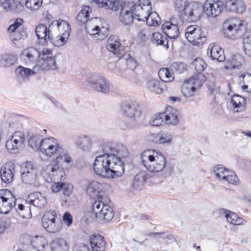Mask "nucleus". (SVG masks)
<instances>
[{
    "label": "nucleus",
    "mask_w": 251,
    "mask_h": 251,
    "mask_svg": "<svg viewBox=\"0 0 251 251\" xmlns=\"http://www.w3.org/2000/svg\"><path fill=\"white\" fill-rule=\"evenodd\" d=\"M102 154L95 158L93 164L95 173L100 176L111 179L121 176L125 164L121 158L128 156L126 148L122 144L106 142L102 145Z\"/></svg>",
    "instance_id": "obj_1"
},
{
    "label": "nucleus",
    "mask_w": 251,
    "mask_h": 251,
    "mask_svg": "<svg viewBox=\"0 0 251 251\" xmlns=\"http://www.w3.org/2000/svg\"><path fill=\"white\" fill-rule=\"evenodd\" d=\"M93 2L99 8H103L105 9H111L113 11L120 10L121 13L119 19L121 22L125 25L131 24L134 19H136L135 13L132 9V7L129 11L124 7L125 3L121 0H93Z\"/></svg>",
    "instance_id": "obj_2"
},
{
    "label": "nucleus",
    "mask_w": 251,
    "mask_h": 251,
    "mask_svg": "<svg viewBox=\"0 0 251 251\" xmlns=\"http://www.w3.org/2000/svg\"><path fill=\"white\" fill-rule=\"evenodd\" d=\"M175 7L182 18L186 17L193 22L198 21L202 15V6L195 2L189 3L187 0H176Z\"/></svg>",
    "instance_id": "obj_3"
},
{
    "label": "nucleus",
    "mask_w": 251,
    "mask_h": 251,
    "mask_svg": "<svg viewBox=\"0 0 251 251\" xmlns=\"http://www.w3.org/2000/svg\"><path fill=\"white\" fill-rule=\"evenodd\" d=\"M141 159L144 167L153 173L161 172L166 163L164 155L153 150L144 151L141 155Z\"/></svg>",
    "instance_id": "obj_4"
},
{
    "label": "nucleus",
    "mask_w": 251,
    "mask_h": 251,
    "mask_svg": "<svg viewBox=\"0 0 251 251\" xmlns=\"http://www.w3.org/2000/svg\"><path fill=\"white\" fill-rule=\"evenodd\" d=\"M43 227L48 232L55 233L62 228V222L56 212L50 210L45 213L42 219Z\"/></svg>",
    "instance_id": "obj_5"
},
{
    "label": "nucleus",
    "mask_w": 251,
    "mask_h": 251,
    "mask_svg": "<svg viewBox=\"0 0 251 251\" xmlns=\"http://www.w3.org/2000/svg\"><path fill=\"white\" fill-rule=\"evenodd\" d=\"M242 21L237 18L226 20L223 23V28L225 35L231 39H236L242 34Z\"/></svg>",
    "instance_id": "obj_6"
},
{
    "label": "nucleus",
    "mask_w": 251,
    "mask_h": 251,
    "mask_svg": "<svg viewBox=\"0 0 251 251\" xmlns=\"http://www.w3.org/2000/svg\"><path fill=\"white\" fill-rule=\"evenodd\" d=\"M41 174L48 182L64 180L65 173L64 169L60 167L58 164H50L43 168Z\"/></svg>",
    "instance_id": "obj_7"
},
{
    "label": "nucleus",
    "mask_w": 251,
    "mask_h": 251,
    "mask_svg": "<svg viewBox=\"0 0 251 251\" xmlns=\"http://www.w3.org/2000/svg\"><path fill=\"white\" fill-rule=\"evenodd\" d=\"M96 217L100 221L109 222L114 217L113 209L100 201H96L92 205Z\"/></svg>",
    "instance_id": "obj_8"
},
{
    "label": "nucleus",
    "mask_w": 251,
    "mask_h": 251,
    "mask_svg": "<svg viewBox=\"0 0 251 251\" xmlns=\"http://www.w3.org/2000/svg\"><path fill=\"white\" fill-rule=\"evenodd\" d=\"M61 148L57 140L53 137L43 139L40 146V151L43 154L47 156L53 157L57 155Z\"/></svg>",
    "instance_id": "obj_9"
},
{
    "label": "nucleus",
    "mask_w": 251,
    "mask_h": 251,
    "mask_svg": "<svg viewBox=\"0 0 251 251\" xmlns=\"http://www.w3.org/2000/svg\"><path fill=\"white\" fill-rule=\"evenodd\" d=\"M87 83L92 89L104 94L110 91V84L103 76L94 75L87 80Z\"/></svg>",
    "instance_id": "obj_10"
},
{
    "label": "nucleus",
    "mask_w": 251,
    "mask_h": 251,
    "mask_svg": "<svg viewBox=\"0 0 251 251\" xmlns=\"http://www.w3.org/2000/svg\"><path fill=\"white\" fill-rule=\"evenodd\" d=\"M16 199L11 192L8 189L0 190V213H8L13 206H16Z\"/></svg>",
    "instance_id": "obj_11"
},
{
    "label": "nucleus",
    "mask_w": 251,
    "mask_h": 251,
    "mask_svg": "<svg viewBox=\"0 0 251 251\" xmlns=\"http://www.w3.org/2000/svg\"><path fill=\"white\" fill-rule=\"evenodd\" d=\"M25 139V135L22 132H15L6 142V149L12 153H18L22 148Z\"/></svg>",
    "instance_id": "obj_12"
},
{
    "label": "nucleus",
    "mask_w": 251,
    "mask_h": 251,
    "mask_svg": "<svg viewBox=\"0 0 251 251\" xmlns=\"http://www.w3.org/2000/svg\"><path fill=\"white\" fill-rule=\"evenodd\" d=\"M21 177L25 184H32L37 180V171L30 162L24 163L21 169Z\"/></svg>",
    "instance_id": "obj_13"
},
{
    "label": "nucleus",
    "mask_w": 251,
    "mask_h": 251,
    "mask_svg": "<svg viewBox=\"0 0 251 251\" xmlns=\"http://www.w3.org/2000/svg\"><path fill=\"white\" fill-rule=\"evenodd\" d=\"M38 57L42 59L41 67L44 70H55L57 69L56 61L53 57L52 50L44 48L41 53L39 52Z\"/></svg>",
    "instance_id": "obj_14"
},
{
    "label": "nucleus",
    "mask_w": 251,
    "mask_h": 251,
    "mask_svg": "<svg viewBox=\"0 0 251 251\" xmlns=\"http://www.w3.org/2000/svg\"><path fill=\"white\" fill-rule=\"evenodd\" d=\"M151 9L150 0H139L132 6L137 20H144L147 13Z\"/></svg>",
    "instance_id": "obj_15"
},
{
    "label": "nucleus",
    "mask_w": 251,
    "mask_h": 251,
    "mask_svg": "<svg viewBox=\"0 0 251 251\" xmlns=\"http://www.w3.org/2000/svg\"><path fill=\"white\" fill-rule=\"evenodd\" d=\"M223 9V2L219 0H206L202 7V12L212 17L218 16Z\"/></svg>",
    "instance_id": "obj_16"
},
{
    "label": "nucleus",
    "mask_w": 251,
    "mask_h": 251,
    "mask_svg": "<svg viewBox=\"0 0 251 251\" xmlns=\"http://www.w3.org/2000/svg\"><path fill=\"white\" fill-rule=\"evenodd\" d=\"M122 111L127 117L132 118L139 116L141 111L138 104L133 101H125L122 104Z\"/></svg>",
    "instance_id": "obj_17"
},
{
    "label": "nucleus",
    "mask_w": 251,
    "mask_h": 251,
    "mask_svg": "<svg viewBox=\"0 0 251 251\" xmlns=\"http://www.w3.org/2000/svg\"><path fill=\"white\" fill-rule=\"evenodd\" d=\"M15 176V165L12 162L3 165L0 169V176L3 182L10 183L13 180Z\"/></svg>",
    "instance_id": "obj_18"
},
{
    "label": "nucleus",
    "mask_w": 251,
    "mask_h": 251,
    "mask_svg": "<svg viewBox=\"0 0 251 251\" xmlns=\"http://www.w3.org/2000/svg\"><path fill=\"white\" fill-rule=\"evenodd\" d=\"M0 5L7 11L14 13H19L24 9L23 4L15 0H0Z\"/></svg>",
    "instance_id": "obj_19"
},
{
    "label": "nucleus",
    "mask_w": 251,
    "mask_h": 251,
    "mask_svg": "<svg viewBox=\"0 0 251 251\" xmlns=\"http://www.w3.org/2000/svg\"><path fill=\"white\" fill-rule=\"evenodd\" d=\"M106 48L109 51L116 54L118 57L121 58L123 56V54L120 51L121 44L118 36H110L107 40Z\"/></svg>",
    "instance_id": "obj_20"
},
{
    "label": "nucleus",
    "mask_w": 251,
    "mask_h": 251,
    "mask_svg": "<svg viewBox=\"0 0 251 251\" xmlns=\"http://www.w3.org/2000/svg\"><path fill=\"white\" fill-rule=\"evenodd\" d=\"M75 143L78 149L85 151H90L93 146V140L91 137L86 134L78 136L75 140Z\"/></svg>",
    "instance_id": "obj_21"
},
{
    "label": "nucleus",
    "mask_w": 251,
    "mask_h": 251,
    "mask_svg": "<svg viewBox=\"0 0 251 251\" xmlns=\"http://www.w3.org/2000/svg\"><path fill=\"white\" fill-rule=\"evenodd\" d=\"M210 52V57L213 60L218 62H223L226 60L224 50L216 43H211L208 47L207 53Z\"/></svg>",
    "instance_id": "obj_22"
},
{
    "label": "nucleus",
    "mask_w": 251,
    "mask_h": 251,
    "mask_svg": "<svg viewBox=\"0 0 251 251\" xmlns=\"http://www.w3.org/2000/svg\"><path fill=\"white\" fill-rule=\"evenodd\" d=\"M165 123L168 125H177L179 123V112L171 106L167 107L163 113Z\"/></svg>",
    "instance_id": "obj_23"
},
{
    "label": "nucleus",
    "mask_w": 251,
    "mask_h": 251,
    "mask_svg": "<svg viewBox=\"0 0 251 251\" xmlns=\"http://www.w3.org/2000/svg\"><path fill=\"white\" fill-rule=\"evenodd\" d=\"M90 243L92 251H104L106 242L100 235H92L90 237Z\"/></svg>",
    "instance_id": "obj_24"
},
{
    "label": "nucleus",
    "mask_w": 251,
    "mask_h": 251,
    "mask_svg": "<svg viewBox=\"0 0 251 251\" xmlns=\"http://www.w3.org/2000/svg\"><path fill=\"white\" fill-rule=\"evenodd\" d=\"M225 6L227 10L236 13H242L246 9V5L242 0H227Z\"/></svg>",
    "instance_id": "obj_25"
},
{
    "label": "nucleus",
    "mask_w": 251,
    "mask_h": 251,
    "mask_svg": "<svg viewBox=\"0 0 251 251\" xmlns=\"http://www.w3.org/2000/svg\"><path fill=\"white\" fill-rule=\"evenodd\" d=\"M28 198L29 199V204H32L39 208L44 207L47 204L46 197L40 192H36L30 194Z\"/></svg>",
    "instance_id": "obj_26"
},
{
    "label": "nucleus",
    "mask_w": 251,
    "mask_h": 251,
    "mask_svg": "<svg viewBox=\"0 0 251 251\" xmlns=\"http://www.w3.org/2000/svg\"><path fill=\"white\" fill-rule=\"evenodd\" d=\"M164 33L170 39H175L178 37L179 31L178 26L170 21L165 22L162 26Z\"/></svg>",
    "instance_id": "obj_27"
},
{
    "label": "nucleus",
    "mask_w": 251,
    "mask_h": 251,
    "mask_svg": "<svg viewBox=\"0 0 251 251\" xmlns=\"http://www.w3.org/2000/svg\"><path fill=\"white\" fill-rule=\"evenodd\" d=\"M106 184L97 181H91L88 185L87 193L91 197H94L104 190Z\"/></svg>",
    "instance_id": "obj_28"
},
{
    "label": "nucleus",
    "mask_w": 251,
    "mask_h": 251,
    "mask_svg": "<svg viewBox=\"0 0 251 251\" xmlns=\"http://www.w3.org/2000/svg\"><path fill=\"white\" fill-rule=\"evenodd\" d=\"M39 51L34 48H28L24 50L21 54V58L26 64L34 62L38 57Z\"/></svg>",
    "instance_id": "obj_29"
},
{
    "label": "nucleus",
    "mask_w": 251,
    "mask_h": 251,
    "mask_svg": "<svg viewBox=\"0 0 251 251\" xmlns=\"http://www.w3.org/2000/svg\"><path fill=\"white\" fill-rule=\"evenodd\" d=\"M147 87L150 91L157 94H162L164 91L166 90L167 89L163 82L153 79L148 81Z\"/></svg>",
    "instance_id": "obj_30"
},
{
    "label": "nucleus",
    "mask_w": 251,
    "mask_h": 251,
    "mask_svg": "<svg viewBox=\"0 0 251 251\" xmlns=\"http://www.w3.org/2000/svg\"><path fill=\"white\" fill-rule=\"evenodd\" d=\"M25 237L30 240L31 245L36 251H44L46 242L45 239L41 236H31L29 235H25Z\"/></svg>",
    "instance_id": "obj_31"
},
{
    "label": "nucleus",
    "mask_w": 251,
    "mask_h": 251,
    "mask_svg": "<svg viewBox=\"0 0 251 251\" xmlns=\"http://www.w3.org/2000/svg\"><path fill=\"white\" fill-rule=\"evenodd\" d=\"M221 214L224 213L227 221L233 225H240L243 224L244 220L237 216V215L229 210L221 209L220 210Z\"/></svg>",
    "instance_id": "obj_32"
},
{
    "label": "nucleus",
    "mask_w": 251,
    "mask_h": 251,
    "mask_svg": "<svg viewBox=\"0 0 251 251\" xmlns=\"http://www.w3.org/2000/svg\"><path fill=\"white\" fill-rule=\"evenodd\" d=\"M26 37V31L24 28L20 29V30L10 35L11 41L17 47H20L22 45L23 41Z\"/></svg>",
    "instance_id": "obj_33"
},
{
    "label": "nucleus",
    "mask_w": 251,
    "mask_h": 251,
    "mask_svg": "<svg viewBox=\"0 0 251 251\" xmlns=\"http://www.w3.org/2000/svg\"><path fill=\"white\" fill-rule=\"evenodd\" d=\"M18 61L17 56L13 54L0 55V67L7 68L15 64Z\"/></svg>",
    "instance_id": "obj_34"
},
{
    "label": "nucleus",
    "mask_w": 251,
    "mask_h": 251,
    "mask_svg": "<svg viewBox=\"0 0 251 251\" xmlns=\"http://www.w3.org/2000/svg\"><path fill=\"white\" fill-rule=\"evenodd\" d=\"M231 103L232 104L234 112H238L242 111L246 106V99L238 95H234L231 99Z\"/></svg>",
    "instance_id": "obj_35"
},
{
    "label": "nucleus",
    "mask_w": 251,
    "mask_h": 251,
    "mask_svg": "<svg viewBox=\"0 0 251 251\" xmlns=\"http://www.w3.org/2000/svg\"><path fill=\"white\" fill-rule=\"evenodd\" d=\"M188 40L195 45H199L203 44L206 41V37L203 35L200 27H197L196 30Z\"/></svg>",
    "instance_id": "obj_36"
},
{
    "label": "nucleus",
    "mask_w": 251,
    "mask_h": 251,
    "mask_svg": "<svg viewBox=\"0 0 251 251\" xmlns=\"http://www.w3.org/2000/svg\"><path fill=\"white\" fill-rule=\"evenodd\" d=\"M55 158L52 160L50 164H63L66 163L69 164L72 161V158L68 155L66 151L63 150L62 148L59 151L57 155H55Z\"/></svg>",
    "instance_id": "obj_37"
},
{
    "label": "nucleus",
    "mask_w": 251,
    "mask_h": 251,
    "mask_svg": "<svg viewBox=\"0 0 251 251\" xmlns=\"http://www.w3.org/2000/svg\"><path fill=\"white\" fill-rule=\"evenodd\" d=\"M51 251H68L69 245L67 241L62 238H57L50 243Z\"/></svg>",
    "instance_id": "obj_38"
},
{
    "label": "nucleus",
    "mask_w": 251,
    "mask_h": 251,
    "mask_svg": "<svg viewBox=\"0 0 251 251\" xmlns=\"http://www.w3.org/2000/svg\"><path fill=\"white\" fill-rule=\"evenodd\" d=\"M91 8L88 6H83L81 10L78 13L76 21L79 25L84 24L88 22L90 18V13H91Z\"/></svg>",
    "instance_id": "obj_39"
},
{
    "label": "nucleus",
    "mask_w": 251,
    "mask_h": 251,
    "mask_svg": "<svg viewBox=\"0 0 251 251\" xmlns=\"http://www.w3.org/2000/svg\"><path fill=\"white\" fill-rule=\"evenodd\" d=\"M35 32L38 39L44 42H48L51 38L49 37L48 28L45 25L40 24L37 26Z\"/></svg>",
    "instance_id": "obj_40"
},
{
    "label": "nucleus",
    "mask_w": 251,
    "mask_h": 251,
    "mask_svg": "<svg viewBox=\"0 0 251 251\" xmlns=\"http://www.w3.org/2000/svg\"><path fill=\"white\" fill-rule=\"evenodd\" d=\"M15 72L17 78L20 80L27 79L30 76L34 74V71L32 70L22 66H18L16 68Z\"/></svg>",
    "instance_id": "obj_41"
},
{
    "label": "nucleus",
    "mask_w": 251,
    "mask_h": 251,
    "mask_svg": "<svg viewBox=\"0 0 251 251\" xmlns=\"http://www.w3.org/2000/svg\"><path fill=\"white\" fill-rule=\"evenodd\" d=\"M138 21H146L147 24L150 26H156L161 23V19L156 12H152L150 13H147L144 20H138Z\"/></svg>",
    "instance_id": "obj_42"
},
{
    "label": "nucleus",
    "mask_w": 251,
    "mask_h": 251,
    "mask_svg": "<svg viewBox=\"0 0 251 251\" xmlns=\"http://www.w3.org/2000/svg\"><path fill=\"white\" fill-rule=\"evenodd\" d=\"M187 79L183 83L181 91L183 96L186 98H190L192 97L196 91V88L195 86L192 85Z\"/></svg>",
    "instance_id": "obj_43"
},
{
    "label": "nucleus",
    "mask_w": 251,
    "mask_h": 251,
    "mask_svg": "<svg viewBox=\"0 0 251 251\" xmlns=\"http://www.w3.org/2000/svg\"><path fill=\"white\" fill-rule=\"evenodd\" d=\"M242 58L239 55H234L231 58L227 60V64L225 66L226 69L239 68L242 65Z\"/></svg>",
    "instance_id": "obj_44"
},
{
    "label": "nucleus",
    "mask_w": 251,
    "mask_h": 251,
    "mask_svg": "<svg viewBox=\"0 0 251 251\" xmlns=\"http://www.w3.org/2000/svg\"><path fill=\"white\" fill-rule=\"evenodd\" d=\"M187 80L191 83H192V85L195 86V88L197 89L202 86L205 81L206 78L204 75L201 73H198Z\"/></svg>",
    "instance_id": "obj_45"
},
{
    "label": "nucleus",
    "mask_w": 251,
    "mask_h": 251,
    "mask_svg": "<svg viewBox=\"0 0 251 251\" xmlns=\"http://www.w3.org/2000/svg\"><path fill=\"white\" fill-rule=\"evenodd\" d=\"M15 207L19 214L21 215L23 218L28 219L31 216V213L30 211V206H25L22 204H18V208L15 206Z\"/></svg>",
    "instance_id": "obj_46"
},
{
    "label": "nucleus",
    "mask_w": 251,
    "mask_h": 251,
    "mask_svg": "<svg viewBox=\"0 0 251 251\" xmlns=\"http://www.w3.org/2000/svg\"><path fill=\"white\" fill-rule=\"evenodd\" d=\"M151 41L153 44L157 45H160L164 47H168V42L167 38L159 32H155L152 34Z\"/></svg>",
    "instance_id": "obj_47"
},
{
    "label": "nucleus",
    "mask_w": 251,
    "mask_h": 251,
    "mask_svg": "<svg viewBox=\"0 0 251 251\" xmlns=\"http://www.w3.org/2000/svg\"><path fill=\"white\" fill-rule=\"evenodd\" d=\"M158 76L161 82H170L174 79L171 72L168 68H161L158 71Z\"/></svg>",
    "instance_id": "obj_48"
},
{
    "label": "nucleus",
    "mask_w": 251,
    "mask_h": 251,
    "mask_svg": "<svg viewBox=\"0 0 251 251\" xmlns=\"http://www.w3.org/2000/svg\"><path fill=\"white\" fill-rule=\"evenodd\" d=\"M68 37L67 34H65V35L59 34L55 38L51 37L50 40H49L48 42H50L54 46L59 47L63 46L66 43Z\"/></svg>",
    "instance_id": "obj_49"
},
{
    "label": "nucleus",
    "mask_w": 251,
    "mask_h": 251,
    "mask_svg": "<svg viewBox=\"0 0 251 251\" xmlns=\"http://www.w3.org/2000/svg\"><path fill=\"white\" fill-rule=\"evenodd\" d=\"M243 49L246 55L251 57V34L245 35L242 39Z\"/></svg>",
    "instance_id": "obj_50"
},
{
    "label": "nucleus",
    "mask_w": 251,
    "mask_h": 251,
    "mask_svg": "<svg viewBox=\"0 0 251 251\" xmlns=\"http://www.w3.org/2000/svg\"><path fill=\"white\" fill-rule=\"evenodd\" d=\"M58 31L59 32V34L65 35V34H67L69 36L71 31V27L69 23L63 20H58Z\"/></svg>",
    "instance_id": "obj_51"
},
{
    "label": "nucleus",
    "mask_w": 251,
    "mask_h": 251,
    "mask_svg": "<svg viewBox=\"0 0 251 251\" xmlns=\"http://www.w3.org/2000/svg\"><path fill=\"white\" fill-rule=\"evenodd\" d=\"M192 67H194L195 70L198 73H201L206 67V64L204 61L201 58H197L191 64Z\"/></svg>",
    "instance_id": "obj_52"
},
{
    "label": "nucleus",
    "mask_w": 251,
    "mask_h": 251,
    "mask_svg": "<svg viewBox=\"0 0 251 251\" xmlns=\"http://www.w3.org/2000/svg\"><path fill=\"white\" fill-rule=\"evenodd\" d=\"M240 84L243 89L246 90L251 86V75L250 74H242L239 77Z\"/></svg>",
    "instance_id": "obj_53"
},
{
    "label": "nucleus",
    "mask_w": 251,
    "mask_h": 251,
    "mask_svg": "<svg viewBox=\"0 0 251 251\" xmlns=\"http://www.w3.org/2000/svg\"><path fill=\"white\" fill-rule=\"evenodd\" d=\"M229 170L226 169L222 165H218L214 168V173L217 178L222 180Z\"/></svg>",
    "instance_id": "obj_54"
},
{
    "label": "nucleus",
    "mask_w": 251,
    "mask_h": 251,
    "mask_svg": "<svg viewBox=\"0 0 251 251\" xmlns=\"http://www.w3.org/2000/svg\"><path fill=\"white\" fill-rule=\"evenodd\" d=\"M43 3V0H26L25 5L26 7L31 11L38 9Z\"/></svg>",
    "instance_id": "obj_55"
},
{
    "label": "nucleus",
    "mask_w": 251,
    "mask_h": 251,
    "mask_svg": "<svg viewBox=\"0 0 251 251\" xmlns=\"http://www.w3.org/2000/svg\"><path fill=\"white\" fill-rule=\"evenodd\" d=\"M23 23V20L21 18L17 19L14 23L11 25L7 29V31L9 34L10 35L13 33H15L16 32L18 31V30H20V29H19V27L22 25Z\"/></svg>",
    "instance_id": "obj_56"
},
{
    "label": "nucleus",
    "mask_w": 251,
    "mask_h": 251,
    "mask_svg": "<svg viewBox=\"0 0 251 251\" xmlns=\"http://www.w3.org/2000/svg\"><path fill=\"white\" fill-rule=\"evenodd\" d=\"M222 180L227 181L228 183L232 184H236L238 178L234 172L228 170Z\"/></svg>",
    "instance_id": "obj_57"
},
{
    "label": "nucleus",
    "mask_w": 251,
    "mask_h": 251,
    "mask_svg": "<svg viewBox=\"0 0 251 251\" xmlns=\"http://www.w3.org/2000/svg\"><path fill=\"white\" fill-rule=\"evenodd\" d=\"M42 140L40 135H33L28 139V144L30 147L34 149L39 146H40Z\"/></svg>",
    "instance_id": "obj_58"
},
{
    "label": "nucleus",
    "mask_w": 251,
    "mask_h": 251,
    "mask_svg": "<svg viewBox=\"0 0 251 251\" xmlns=\"http://www.w3.org/2000/svg\"><path fill=\"white\" fill-rule=\"evenodd\" d=\"M164 123H165V120L163 113L156 115L153 119L150 122L151 125L154 126H159Z\"/></svg>",
    "instance_id": "obj_59"
},
{
    "label": "nucleus",
    "mask_w": 251,
    "mask_h": 251,
    "mask_svg": "<svg viewBox=\"0 0 251 251\" xmlns=\"http://www.w3.org/2000/svg\"><path fill=\"white\" fill-rule=\"evenodd\" d=\"M171 69L177 74H181L186 70V66L182 63L174 62L171 65Z\"/></svg>",
    "instance_id": "obj_60"
},
{
    "label": "nucleus",
    "mask_w": 251,
    "mask_h": 251,
    "mask_svg": "<svg viewBox=\"0 0 251 251\" xmlns=\"http://www.w3.org/2000/svg\"><path fill=\"white\" fill-rule=\"evenodd\" d=\"M58 21H54L50 24L48 28L49 38L52 37L53 33L58 31Z\"/></svg>",
    "instance_id": "obj_61"
},
{
    "label": "nucleus",
    "mask_w": 251,
    "mask_h": 251,
    "mask_svg": "<svg viewBox=\"0 0 251 251\" xmlns=\"http://www.w3.org/2000/svg\"><path fill=\"white\" fill-rule=\"evenodd\" d=\"M143 177L140 175H136L134 177L132 186L136 189H141L143 186Z\"/></svg>",
    "instance_id": "obj_62"
},
{
    "label": "nucleus",
    "mask_w": 251,
    "mask_h": 251,
    "mask_svg": "<svg viewBox=\"0 0 251 251\" xmlns=\"http://www.w3.org/2000/svg\"><path fill=\"white\" fill-rule=\"evenodd\" d=\"M98 21L97 18H92L86 23L85 30L87 32H92L93 28L95 27L96 23Z\"/></svg>",
    "instance_id": "obj_63"
},
{
    "label": "nucleus",
    "mask_w": 251,
    "mask_h": 251,
    "mask_svg": "<svg viewBox=\"0 0 251 251\" xmlns=\"http://www.w3.org/2000/svg\"><path fill=\"white\" fill-rule=\"evenodd\" d=\"M73 186L68 183L62 182V190L63 194L66 196H69L73 191Z\"/></svg>",
    "instance_id": "obj_64"
}]
</instances>
